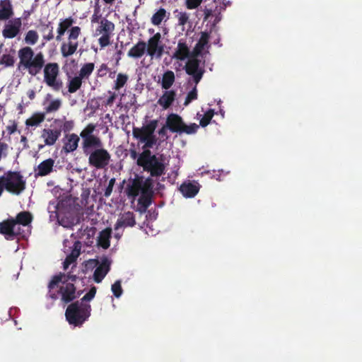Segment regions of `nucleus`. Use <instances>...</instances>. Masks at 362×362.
Masks as SVG:
<instances>
[{"instance_id":"nucleus-10","label":"nucleus","mask_w":362,"mask_h":362,"mask_svg":"<svg viewBox=\"0 0 362 362\" xmlns=\"http://www.w3.org/2000/svg\"><path fill=\"white\" fill-rule=\"evenodd\" d=\"M95 129V125L93 123L88 124L80 133L82 138V150L87 151L90 147H100L103 145L101 139L93 133Z\"/></svg>"},{"instance_id":"nucleus-11","label":"nucleus","mask_w":362,"mask_h":362,"mask_svg":"<svg viewBox=\"0 0 362 362\" xmlns=\"http://www.w3.org/2000/svg\"><path fill=\"white\" fill-rule=\"evenodd\" d=\"M160 33L151 37L146 43V53L151 59H160L164 54L165 45Z\"/></svg>"},{"instance_id":"nucleus-20","label":"nucleus","mask_w":362,"mask_h":362,"mask_svg":"<svg viewBox=\"0 0 362 362\" xmlns=\"http://www.w3.org/2000/svg\"><path fill=\"white\" fill-rule=\"evenodd\" d=\"M136 225L135 216L133 212L127 211L121 214L118 218L115 229L118 230L123 227H133Z\"/></svg>"},{"instance_id":"nucleus-12","label":"nucleus","mask_w":362,"mask_h":362,"mask_svg":"<svg viewBox=\"0 0 362 362\" xmlns=\"http://www.w3.org/2000/svg\"><path fill=\"white\" fill-rule=\"evenodd\" d=\"M115 30V24L103 18L100 22V25L96 28L97 34H102V36L98 39L99 45L101 47H107L110 44V37Z\"/></svg>"},{"instance_id":"nucleus-58","label":"nucleus","mask_w":362,"mask_h":362,"mask_svg":"<svg viewBox=\"0 0 362 362\" xmlns=\"http://www.w3.org/2000/svg\"><path fill=\"white\" fill-rule=\"evenodd\" d=\"M107 69H108V67L105 64H101V66H100V68L98 71V75L99 76H105L106 74Z\"/></svg>"},{"instance_id":"nucleus-35","label":"nucleus","mask_w":362,"mask_h":362,"mask_svg":"<svg viewBox=\"0 0 362 362\" xmlns=\"http://www.w3.org/2000/svg\"><path fill=\"white\" fill-rule=\"evenodd\" d=\"M110 231L107 230H103L100 233L99 244L103 248L107 249L110 247Z\"/></svg>"},{"instance_id":"nucleus-32","label":"nucleus","mask_w":362,"mask_h":362,"mask_svg":"<svg viewBox=\"0 0 362 362\" xmlns=\"http://www.w3.org/2000/svg\"><path fill=\"white\" fill-rule=\"evenodd\" d=\"M175 82V74L172 71H165L162 78L161 86L163 89H169Z\"/></svg>"},{"instance_id":"nucleus-62","label":"nucleus","mask_w":362,"mask_h":362,"mask_svg":"<svg viewBox=\"0 0 362 362\" xmlns=\"http://www.w3.org/2000/svg\"><path fill=\"white\" fill-rule=\"evenodd\" d=\"M70 264H71L70 262H67L66 260H64V262H63V268H64V269L66 270Z\"/></svg>"},{"instance_id":"nucleus-33","label":"nucleus","mask_w":362,"mask_h":362,"mask_svg":"<svg viewBox=\"0 0 362 362\" xmlns=\"http://www.w3.org/2000/svg\"><path fill=\"white\" fill-rule=\"evenodd\" d=\"M95 69V64L93 62L84 64L78 71V76L83 79H88Z\"/></svg>"},{"instance_id":"nucleus-7","label":"nucleus","mask_w":362,"mask_h":362,"mask_svg":"<svg viewBox=\"0 0 362 362\" xmlns=\"http://www.w3.org/2000/svg\"><path fill=\"white\" fill-rule=\"evenodd\" d=\"M0 178L9 193L19 195L25 189V180L18 171H8Z\"/></svg>"},{"instance_id":"nucleus-9","label":"nucleus","mask_w":362,"mask_h":362,"mask_svg":"<svg viewBox=\"0 0 362 362\" xmlns=\"http://www.w3.org/2000/svg\"><path fill=\"white\" fill-rule=\"evenodd\" d=\"M24 230L21 226H16L13 218L11 217L0 222V234L7 240H14L24 238Z\"/></svg>"},{"instance_id":"nucleus-51","label":"nucleus","mask_w":362,"mask_h":362,"mask_svg":"<svg viewBox=\"0 0 362 362\" xmlns=\"http://www.w3.org/2000/svg\"><path fill=\"white\" fill-rule=\"evenodd\" d=\"M74 127V123L72 120H66L62 125V129H60L64 132H69L73 129Z\"/></svg>"},{"instance_id":"nucleus-8","label":"nucleus","mask_w":362,"mask_h":362,"mask_svg":"<svg viewBox=\"0 0 362 362\" xmlns=\"http://www.w3.org/2000/svg\"><path fill=\"white\" fill-rule=\"evenodd\" d=\"M81 34V28L74 26L69 30V35L66 42H64L60 47L62 56L67 58L73 55L78 47V38Z\"/></svg>"},{"instance_id":"nucleus-54","label":"nucleus","mask_w":362,"mask_h":362,"mask_svg":"<svg viewBox=\"0 0 362 362\" xmlns=\"http://www.w3.org/2000/svg\"><path fill=\"white\" fill-rule=\"evenodd\" d=\"M108 93L110 95V97L107 99L105 102V105H112L115 102L117 94L115 92H112L110 90L108 91Z\"/></svg>"},{"instance_id":"nucleus-4","label":"nucleus","mask_w":362,"mask_h":362,"mask_svg":"<svg viewBox=\"0 0 362 362\" xmlns=\"http://www.w3.org/2000/svg\"><path fill=\"white\" fill-rule=\"evenodd\" d=\"M136 164L141 167L144 171L150 173L152 177H158L165 175L166 171V166L163 162V155L157 157L152 154L150 149H144L139 154Z\"/></svg>"},{"instance_id":"nucleus-17","label":"nucleus","mask_w":362,"mask_h":362,"mask_svg":"<svg viewBox=\"0 0 362 362\" xmlns=\"http://www.w3.org/2000/svg\"><path fill=\"white\" fill-rule=\"evenodd\" d=\"M55 160L49 158L42 161L36 168L34 169L35 177H45L50 175L52 172L56 171L54 168Z\"/></svg>"},{"instance_id":"nucleus-34","label":"nucleus","mask_w":362,"mask_h":362,"mask_svg":"<svg viewBox=\"0 0 362 362\" xmlns=\"http://www.w3.org/2000/svg\"><path fill=\"white\" fill-rule=\"evenodd\" d=\"M140 180L141 184V194L152 195L153 187V182L152 178L147 177L145 180H144L143 177H141Z\"/></svg>"},{"instance_id":"nucleus-2","label":"nucleus","mask_w":362,"mask_h":362,"mask_svg":"<svg viewBox=\"0 0 362 362\" xmlns=\"http://www.w3.org/2000/svg\"><path fill=\"white\" fill-rule=\"evenodd\" d=\"M64 276V273L59 272L52 277L47 285V297L53 300L60 297L62 302L68 304L78 298L83 291H77L73 283L63 281Z\"/></svg>"},{"instance_id":"nucleus-55","label":"nucleus","mask_w":362,"mask_h":362,"mask_svg":"<svg viewBox=\"0 0 362 362\" xmlns=\"http://www.w3.org/2000/svg\"><path fill=\"white\" fill-rule=\"evenodd\" d=\"M214 11L212 8H208L207 6L205 7L204 9V20L206 21L208 20L211 16H213Z\"/></svg>"},{"instance_id":"nucleus-21","label":"nucleus","mask_w":362,"mask_h":362,"mask_svg":"<svg viewBox=\"0 0 362 362\" xmlns=\"http://www.w3.org/2000/svg\"><path fill=\"white\" fill-rule=\"evenodd\" d=\"M110 269V263L105 258L102 260L101 264L96 267L93 273V279L96 283H100Z\"/></svg>"},{"instance_id":"nucleus-16","label":"nucleus","mask_w":362,"mask_h":362,"mask_svg":"<svg viewBox=\"0 0 362 362\" xmlns=\"http://www.w3.org/2000/svg\"><path fill=\"white\" fill-rule=\"evenodd\" d=\"M172 57L180 61H184L186 59H188V60L192 59V51H190L186 40H179L177 47Z\"/></svg>"},{"instance_id":"nucleus-63","label":"nucleus","mask_w":362,"mask_h":362,"mask_svg":"<svg viewBox=\"0 0 362 362\" xmlns=\"http://www.w3.org/2000/svg\"><path fill=\"white\" fill-rule=\"evenodd\" d=\"M30 15V12L28 11H25L23 12V18L27 19Z\"/></svg>"},{"instance_id":"nucleus-29","label":"nucleus","mask_w":362,"mask_h":362,"mask_svg":"<svg viewBox=\"0 0 362 362\" xmlns=\"http://www.w3.org/2000/svg\"><path fill=\"white\" fill-rule=\"evenodd\" d=\"M170 16V13L164 8L160 7L151 18V22L153 25L158 26L162 21H166Z\"/></svg>"},{"instance_id":"nucleus-24","label":"nucleus","mask_w":362,"mask_h":362,"mask_svg":"<svg viewBox=\"0 0 362 362\" xmlns=\"http://www.w3.org/2000/svg\"><path fill=\"white\" fill-rule=\"evenodd\" d=\"M176 93L174 90H165L158 100V104L163 109L169 108L175 100Z\"/></svg>"},{"instance_id":"nucleus-18","label":"nucleus","mask_w":362,"mask_h":362,"mask_svg":"<svg viewBox=\"0 0 362 362\" xmlns=\"http://www.w3.org/2000/svg\"><path fill=\"white\" fill-rule=\"evenodd\" d=\"M80 137L74 134H67L63 139V151L66 153H71L76 151L78 146Z\"/></svg>"},{"instance_id":"nucleus-14","label":"nucleus","mask_w":362,"mask_h":362,"mask_svg":"<svg viewBox=\"0 0 362 362\" xmlns=\"http://www.w3.org/2000/svg\"><path fill=\"white\" fill-rule=\"evenodd\" d=\"M158 123L157 119H153L141 128L134 127L132 130L133 136L141 143L144 138H148L154 134Z\"/></svg>"},{"instance_id":"nucleus-22","label":"nucleus","mask_w":362,"mask_h":362,"mask_svg":"<svg viewBox=\"0 0 362 362\" xmlns=\"http://www.w3.org/2000/svg\"><path fill=\"white\" fill-rule=\"evenodd\" d=\"M61 129H44L42 132L41 136L44 139L45 145L52 146L58 140L61 136Z\"/></svg>"},{"instance_id":"nucleus-23","label":"nucleus","mask_w":362,"mask_h":362,"mask_svg":"<svg viewBox=\"0 0 362 362\" xmlns=\"http://www.w3.org/2000/svg\"><path fill=\"white\" fill-rule=\"evenodd\" d=\"M14 14L13 6L10 0L0 1V21L10 19Z\"/></svg>"},{"instance_id":"nucleus-28","label":"nucleus","mask_w":362,"mask_h":362,"mask_svg":"<svg viewBox=\"0 0 362 362\" xmlns=\"http://www.w3.org/2000/svg\"><path fill=\"white\" fill-rule=\"evenodd\" d=\"M16 226H27L30 225L33 221V216L30 212L23 211L18 213L15 218H13Z\"/></svg>"},{"instance_id":"nucleus-15","label":"nucleus","mask_w":362,"mask_h":362,"mask_svg":"<svg viewBox=\"0 0 362 362\" xmlns=\"http://www.w3.org/2000/svg\"><path fill=\"white\" fill-rule=\"evenodd\" d=\"M22 27V21L21 18H16L4 25L2 30V35L5 38L13 39L16 37L21 32Z\"/></svg>"},{"instance_id":"nucleus-30","label":"nucleus","mask_w":362,"mask_h":362,"mask_svg":"<svg viewBox=\"0 0 362 362\" xmlns=\"http://www.w3.org/2000/svg\"><path fill=\"white\" fill-rule=\"evenodd\" d=\"M83 80L78 75L69 77L67 81L68 92L69 93H74L78 90L82 86Z\"/></svg>"},{"instance_id":"nucleus-60","label":"nucleus","mask_w":362,"mask_h":362,"mask_svg":"<svg viewBox=\"0 0 362 362\" xmlns=\"http://www.w3.org/2000/svg\"><path fill=\"white\" fill-rule=\"evenodd\" d=\"M65 260L67 261V262H70L71 264L74 263L77 259L71 255H68L65 259Z\"/></svg>"},{"instance_id":"nucleus-46","label":"nucleus","mask_w":362,"mask_h":362,"mask_svg":"<svg viewBox=\"0 0 362 362\" xmlns=\"http://www.w3.org/2000/svg\"><path fill=\"white\" fill-rule=\"evenodd\" d=\"M74 23V20L71 17H69L64 19L61 20L59 23V25L62 28L67 30L69 28H72V25Z\"/></svg>"},{"instance_id":"nucleus-27","label":"nucleus","mask_w":362,"mask_h":362,"mask_svg":"<svg viewBox=\"0 0 362 362\" xmlns=\"http://www.w3.org/2000/svg\"><path fill=\"white\" fill-rule=\"evenodd\" d=\"M126 192L129 197L135 198L139 193L141 194V184L140 177H136L133 180L130 185H128L126 188Z\"/></svg>"},{"instance_id":"nucleus-45","label":"nucleus","mask_w":362,"mask_h":362,"mask_svg":"<svg viewBox=\"0 0 362 362\" xmlns=\"http://www.w3.org/2000/svg\"><path fill=\"white\" fill-rule=\"evenodd\" d=\"M53 26L51 23H49L45 25L44 30H47V34L43 35V39L46 41H50L54 39L53 34Z\"/></svg>"},{"instance_id":"nucleus-47","label":"nucleus","mask_w":362,"mask_h":362,"mask_svg":"<svg viewBox=\"0 0 362 362\" xmlns=\"http://www.w3.org/2000/svg\"><path fill=\"white\" fill-rule=\"evenodd\" d=\"M14 62V58L11 54H4L0 60V63L6 66H13Z\"/></svg>"},{"instance_id":"nucleus-59","label":"nucleus","mask_w":362,"mask_h":362,"mask_svg":"<svg viewBox=\"0 0 362 362\" xmlns=\"http://www.w3.org/2000/svg\"><path fill=\"white\" fill-rule=\"evenodd\" d=\"M66 31V30H65V29L62 28L59 25L57 28V35L56 36V40L61 41L62 39V36L64 35Z\"/></svg>"},{"instance_id":"nucleus-3","label":"nucleus","mask_w":362,"mask_h":362,"mask_svg":"<svg viewBox=\"0 0 362 362\" xmlns=\"http://www.w3.org/2000/svg\"><path fill=\"white\" fill-rule=\"evenodd\" d=\"M96 287L93 286L89 291L80 300L68 305L65 316L70 325L81 327L90 316L91 306L88 303L95 296Z\"/></svg>"},{"instance_id":"nucleus-26","label":"nucleus","mask_w":362,"mask_h":362,"mask_svg":"<svg viewBox=\"0 0 362 362\" xmlns=\"http://www.w3.org/2000/svg\"><path fill=\"white\" fill-rule=\"evenodd\" d=\"M199 186L192 182H184L180 187V191L184 197L192 198L199 192Z\"/></svg>"},{"instance_id":"nucleus-13","label":"nucleus","mask_w":362,"mask_h":362,"mask_svg":"<svg viewBox=\"0 0 362 362\" xmlns=\"http://www.w3.org/2000/svg\"><path fill=\"white\" fill-rule=\"evenodd\" d=\"M201 63L202 61L199 59H191L185 65L186 73L193 77L196 84L201 81L205 71L204 67L200 66Z\"/></svg>"},{"instance_id":"nucleus-52","label":"nucleus","mask_w":362,"mask_h":362,"mask_svg":"<svg viewBox=\"0 0 362 362\" xmlns=\"http://www.w3.org/2000/svg\"><path fill=\"white\" fill-rule=\"evenodd\" d=\"M202 0H186V6L189 9H194L197 8L202 3Z\"/></svg>"},{"instance_id":"nucleus-25","label":"nucleus","mask_w":362,"mask_h":362,"mask_svg":"<svg viewBox=\"0 0 362 362\" xmlns=\"http://www.w3.org/2000/svg\"><path fill=\"white\" fill-rule=\"evenodd\" d=\"M146 52V42L143 40H139L134 45L128 52L127 56L129 57L138 59L141 58Z\"/></svg>"},{"instance_id":"nucleus-39","label":"nucleus","mask_w":362,"mask_h":362,"mask_svg":"<svg viewBox=\"0 0 362 362\" xmlns=\"http://www.w3.org/2000/svg\"><path fill=\"white\" fill-rule=\"evenodd\" d=\"M57 221L62 226L67 228H71L74 226V219L69 218L68 217L61 216V214H57Z\"/></svg>"},{"instance_id":"nucleus-50","label":"nucleus","mask_w":362,"mask_h":362,"mask_svg":"<svg viewBox=\"0 0 362 362\" xmlns=\"http://www.w3.org/2000/svg\"><path fill=\"white\" fill-rule=\"evenodd\" d=\"M115 183V178H112L109 180L108 185L107 186V187L105 190V192H104V196L105 197H110V194H112Z\"/></svg>"},{"instance_id":"nucleus-31","label":"nucleus","mask_w":362,"mask_h":362,"mask_svg":"<svg viewBox=\"0 0 362 362\" xmlns=\"http://www.w3.org/2000/svg\"><path fill=\"white\" fill-rule=\"evenodd\" d=\"M45 119V115L43 112H35L30 117L25 120L27 127H37Z\"/></svg>"},{"instance_id":"nucleus-36","label":"nucleus","mask_w":362,"mask_h":362,"mask_svg":"<svg viewBox=\"0 0 362 362\" xmlns=\"http://www.w3.org/2000/svg\"><path fill=\"white\" fill-rule=\"evenodd\" d=\"M39 39V35L37 31L34 30H30L25 34L24 41L27 45H34L37 43Z\"/></svg>"},{"instance_id":"nucleus-5","label":"nucleus","mask_w":362,"mask_h":362,"mask_svg":"<svg viewBox=\"0 0 362 362\" xmlns=\"http://www.w3.org/2000/svg\"><path fill=\"white\" fill-rule=\"evenodd\" d=\"M83 153L88 156L89 165L99 170L105 168L111 159L110 153L103 148V145L100 147H90L87 151L83 150Z\"/></svg>"},{"instance_id":"nucleus-37","label":"nucleus","mask_w":362,"mask_h":362,"mask_svg":"<svg viewBox=\"0 0 362 362\" xmlns=\"http://www.w3.org/2000/svg\"><path fill=\"white\" fill-rule=\"evenodd\" d=\"M128 81V76L125 74L119 73L117 76V78L115 81L113 88L115 90H119L124 86Z\"/></svg>"},{"instance_id":"nucleus-6","label":"nucleus","mask_w":362,"mask_h":362,"mask_svg":"<svg viewBox=\"0 0 362 362\" xmlns=\"http://www.w3.org/2000/svg\"><path fill=\"white\" fill-rule=\"evenodd\" d=\"M168 129L173 133L180 135L186 134L188 135L194 134L197 132L199 125L196 123L186 124L182 118L175 113H170L167 116L166 122Z\"/></svg>"},{"instance_id":"nucleus-42","label":"nucleus","mask_w":362,"mask_h":362,"mask_svg":"<svg viewBox=\"0 0 362 362\" xmlns=\"http://www.w3.org/2000/svg\"><path fill=\"white\" fill-rule=\"evenodd\" d=\"M141 143L144 144L143 146L144 150L149 149L151 148H153V146L156 144L157 138L153 134L148 138H144L143 141Z\"/></svg>"},{"instance_id":"nucleus-48","label":"nucleus","mask_w":362,"mask_h":362,"mask_svg":"<svg viewBox=\"0 0 362 362\" xmlns=\"http://www.w3.org/2000/svg\"><path fill=\"white\" fill-rule=\"evenodd\" d=\"M81 244L79 241H76L74 244V248L71 250V256H74L76 259L79 257L81 254Z\"/></svg>"},{"instance_id":"nucleus-61","label":"nucleus","mask_w":362,"mask_h":362,"mask_svg":"<svg viewBox=\"0 0 362 362\" xmlns=\"http://www.w3.org/2000/svg\"><path fill=\"white\" fill-rule=\"evenodd\" d=\"M220 21H221L220 13H218L217 15H216V17H215V19L214 21L213 25H216L217 23H218V22Z\"/></svg>"},{"instance_id":"nucleus-56","label":"nucleus","mask_w":362,"mask_h":362,"mask_svg":"<svg viewBox=\"0 0 362 362\" xmlns=\"http://www.w3.org/2000/svg\"><path fill=\"white\" fill-rule=\"evenodd\" d=\"M6 130L9 134H13L17 130V123L13 121L11 125L6 127Z\"/></svg>"},{"instance_id":"nucleus-19","label":"nucleus","mask_w":362,"mask_h":362,"mask_svg":"<svg viewBox=\"0 0 362 362\" xmlns=\"http://www.w3.org/2000/svg\"><path fill=\"white\" fill-rule=\"evenodd\" d=\"M209 37L210 35L209 33H201L200 38L192 51V59H199V57L202 56V51L204 49L205 47L208 45Z\"/></svg>"},{"instance_id":"nucleus-64","label":"nucleus","mask_w":362,"mask_h":362,"mask_svg":"<svg viewBox=\"0 0 362 362\" xmlns=\"http://www.w3.org/2000/svg\"><path fill=\"white\" fill-rule=\"evenodd\" d=\"M28 97L30 100H33L35 98V92L33 90H30L29 94H28Z\"/></svg>"},{"instance_id":"nucleus-41","label":"nucleus","mask_w":362,"mask_h":362,"mask_svg":"<svg viewBox=\"0 0 362 362\" xmlns=\"http://www.w3.org/2000/svg\"><path fill=\"white\" fill-rule=\"evenodd\" d=\"M112 292L113 293V295L116 298H119L122 293L123 290L122 288V281L121 280H117L111 286Z\"/></svg>"},{"instance_id":"nucleus-43","label":"nucleus","mask_w":362,"mask_h":362,"mask_svg":"<svg viewBox=\"0 0 362 362\" xmlns=\"http://www.w3.org/2000/svg\"><path fill=\"white\" fill-rule=\"evenodd\" d=\"M178 21V25L184 26L189 22V14L187 12H180L176 15Z\"/></svg>"},{"instance_id":"nucleus-44","label":"nucleus","mask_w":362,"mask_h":362,"mask_svg":"<svg viewBox=\"0 0 362 362\" xmlns=\"http://www.w3.org/2000/svg\"><path fill=\"white\" fill-rule=\"evenodd\" d=\"M197 98V87L194 86L192 90H190L185 98V105H189L192 100H196Z\"/></svg>"},{"instance_id":"nucleus-40","label":"nucleus","mask_w":362,"mask_h":362,"mask_svg":"<svg viewBox=\"0 0 362 362\" xmlns=\"http://www.w3.org/2000/svg\"><path fill=\"white\" fill-rule=\"evenodd\" d=\"M61 105H62V102L59 99L54 100L51 101V103L49 104V105H47L45 107V112L47 113L56 112L60 108Z\"/></svg>"},{"instance_id":"nucleus-57","label":"nucleus","mask_w":362,"mask_h":362,"mask_svg":"<svg viewBox=\"0 0 362 362\" xmlns=\"http://www.w3.org/2000/svg\"><path fill=\"white\" fill-rule=\"evenodd\" d=\"M167 129H168V127H167V123L165 122V124H164L159 130H158V134L161 136L162 137H165V139H168L167 136Z\"/></svg>"},{"instance_id":"nucleus-38","label":"nucleus","mask_w":362,"mask_h":362,"mask_svg":"<svg viewBox=\"0 0 362 362\" xmlns=\"http://www.w3.org/2000/svg\"><path fill=\"white\" fill-rule=\"evenodd\" d=\"M214 115V110L213 109H209L207 110L203 117L200 119L199 125L202 127H206L212 119Z\"/></svg>"},{"instance_id":"nucleus-49","label":"nucleus","mask_w":362,"mask_h":362,"mask_svg":"<svg viewBox=\"0 0 362 362\" xmlns=\"http://www.w3.org/2000/svg\"><path fill=\"white\" fill-rule=\"evenodd\" d=\"M152 195H147L141 194V197L139 199V202L144 206L145 207H148L151 202V197Z\"/></svg>"},{"instance_id":"nucleus-1","label":"nucleus","mask_w":362,"mask_h":362,"mask_svg":"<svg viewBox=\"0 0 362 362\" xmlns=\"http://www.w3.org/2000/svg\"><path fill=\"white\" fill-rule=\"evenodd\" d=\"M19 66H22L33 76L39 74L43 69L44 82L54 91L59 92L63 88V81L59 78V66L56 62L45 64L43 53L35 54L33 49L28 46L18 50Z\"/></svg>"},{"instance_id":"nucleus-53","label":"nucleus","mask_w":362,"mask_h":362,"mask_svg":"<svg viewBox=\"0 0 362 362\" xmlns=\"http://www.w3.org/2000/svg\"><path fill=\"white\" fill-rule=\"evenodd\" d=\"M78 279L77 276L75 274H72L71 272H68L67 274H64V276L63 277V281H66V282L73 283L76 281Z\"/></svg>"}]
</instances>
